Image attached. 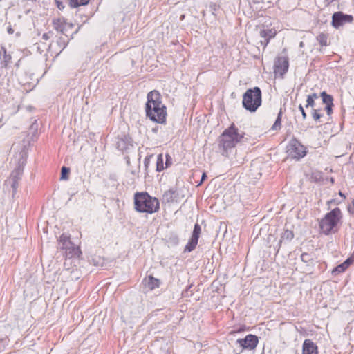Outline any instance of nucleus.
I'll list each match as a JSON object with an SVG mask.
<instances>
[{
	"instance_id": "nucleus-1",
	"label": "nucleus",
	"mask_w": 354,
	"mask_h": 354,
	"mask_svg": "<svg viewBox=\"0 0 354 354\" xmlns=\"http://www.w3.org/2000/svg\"><path fill=\"white\" fill-rule=\"evenodd\" d=\"M146 115L151 120L162 124L166 120V106L162 104L161 95L157 91H152L147 94L145 106Z\"/></svg>"
},
{
	"instance_id": "nucleus-2",
	"label": "nucleus",
	"mask_w": 354,
	"mask_h": 354,
	"mask_svg": "<svg viewBox=\"0 0 354 354\" xmlns=\"http://www.w3.org/2000/svg\"><path fill=\"white\" fill-rule=\"evenodd\" d=\"M134 205L137 212L148 214L157 212L160 207L158 200L156 198L151 197L147 192L135 194Z\"/></svg>"
},
{
	"instance_id": "nucleus-3",
	"label": "nucleus",
	"mask_w": 354,
	"mask_h": 354,
	"mask_svg": "<svg viewBox=\"0 0 354 354\" xmlns=\"http://www.w3.org/2000/svg\"><path fill=\"white\" fill-rule=\"evenodd\" d=\"M244 133L232 124L227 129L225 130L220 137L219 147L222 148V154L227 156V151L235 147L236 144L243 138Z\"/></svg>"
},
{
	"instance_id": "nucleus-4",
	"label": "nucleus",
	"mask_w": 354,
	"mask_h": 354,
	"mask_svg": "<svg viewBox=\"0 0 354 354\" xmlns=\"http://www.w3.org/2000/svg\"><path fill=\"white\" fill-rule=\"evenodd\" d=\"M342 218L341 211L339 208H335L327 213L319 222V227L323 233L329 234L337 232V225Z\"/></svg>"
},
{
	"instance_id": "nucleus-5",
	"label": "nucleus",
	"mask_w": 354,
	"mask_h": 354,
	"mask_svg": "<svg viewBox=\"0 0 354 354\" xmlns=\"http://www.w3.org/2000/svg\"><path fill=\"white\" fill-rule=\"evenodd\" d=\"M261 91L259 87L248 89L243 95V106L250 112H254L261 104Z\"/></svg>"
},
{
	"instance_id": "nucleus-6",
	"label": "nucleus",
	"mask_w": 354,
	"mask_h": 354,
	"mask_svg": "<svg viewBox=\"0 0 354 354\" xmlns=\"http://www.w3.org/2000/svg\"><path fill=\"white\" fill-rule=\"evenodd\" d=\"M288 156L296 160L304 157L306 154V147L301 145L297 139L292 138L290 140L286 147Z\"/></svg>"
},
{
	"instance_id": "nucleus-7",
	"label": "nucleus",
	"mask_w": 354,
	"mask_h": 354,
	"mask_svg": "<svg viewBox=\"0 0 354 354\" xmlns=\"http://www.w3.org/2000/svg\"><path fill=\"white\" fill-rule=\"evenodd\" d=\"M24 164L25 160L22 158L19 165L12 171L10 177L5 181L6 187L10 186L12 187V194H15L17 192L19 180L23 174Z\"/></svg>"
},
{
	"instance_id": "nucleus-8",
	"label": "nucleus",
	"mask_w": 354,
	"mask_h": 354,
	"mask_svg": "<svg viewBox=\"0 0 354 354\" xmlns=\"http://www.w3.org/2000/svg\"><path fill=\"white\" fill-rule=\"evenodd\" d=\"M59 245L62 250H65L67 256L72 257L79 256L81 252L79 248L75 247L70 241V237L67 234H63L59 237Z\"/></svg>"
},
{
	"instance_id": "nucleus-9",
	"label": "nucleus",
	"mask_w": 354,
	"mask_h": 354,
	"mask_svg": "<svg viewBox=\"0 0 354 354\" xmlns=\"http://www.w3.org/2000/svg\"><path fill=\"white\" fill-rule=\"evenodd\" d=\"M258 342L256 335L250 334L246 335L245 338L238 339L236 343L243 349L252 350L257 347Z\"/></svg>"
},
{
	"instance_id": "nucleus-10",
	"label": "nucleus",
	"mask_w": 354,
	"mask_h": 354,
	"mask_svg": "<svg viewBox=\"0 0 354 354\" xmlns=\"http://www.w3.org/2000/svg\"><path fill=\"white\" fill-rule=\"evenodd\" d=\"M353 19L352 15H345L342 12H337L333 15L332 25L335 28L343 26L346 23H351Z\"/></svg>"
},
{
	"instance_id": "nucleus-11",
	"label": "nucleus",
	"mask_w": 354,
	"mask_h": 354,
	"mask_svg": "<svg viewBox=\"0 0 354 354\" xmlns=\"http://www.w3.org/2000/svg\"><path fill=\"white\" fill-rule=\"evenodd\" d=\"M288 59L286 57H279L274 63V73L283 76L288 69Z\"/></svg>"
},
{
	"instance_id": "nucleus-12",
	"label": "nucleus",
	"mask_w": 354,
	"mask_h": 354,
	"mask_svg": "<svg viewBox=\"0 0 354 354\" xmlns=\"http://www.w3.org/2000/svg\"><path fill=\"white\" fill-rule=\"evenodd\" d=\"M201 231V226L197 223L195 224L194 230H193V233H192V236L189 241L185 246V251L191 252L195 249V248L198 243Z\"/></svg>"
},
{
	"instance_id": "nucleus-13",
	"label": "nucleus",
	"mask_w": 354,
	"mask_h": 354,
	"mask_svg": "<svg viewBox=\"0 0 354 354\" xmlns=\"http://www.w3.org/2000/svg\"><path fill=\"white\" fill-rule=\"evenodd\" d=\"M277 32L274 29H261L259 31V35L263 40H261L260 43L263 46V48L268 45L270 39L274 37Z\"/></svg>"
},
{
	"instance_id": "nucleus-14",
	"label": "nucleus",
	"mask_w": 354,
	"mask_h": 354,
	"mask_svg": "<svg viewBox=\"0 0 354 354\" xmlns=\"http://www.w3.org/2000/svg\"><path fill=\"white\" fill-rule=\"evenodd\" d=\"M320 96L322 97L323 103L326 104L325 110L327 114L330 115L333 111V98L332 95L327 94L325 91L322 92Z\"/></svg>"
},
{
	"instance_id": "nucleus-15",
	"label": "nucleus",
	"mask_w": 354,
	"mask_h": 354,
	"mask_svg": "<svg viewBox=\"0 0 354 354\" xmlns=\"http://www.w3.org/2000/svg\"><path fill=\"white\" fill-rule=\"evenodd\" d=\"M317 346L310 339H306L303 343L302 354H317Z\"/></svg>"
},
{
	"instance_id": "nucleus-16",
	"label": "nucleus",
	"mask_w": 354,
	"mask_h": 354,
	"mask_svg": "<svg viewBox=\"0 0 354 354\" xmlns=\"http://www.w3.org/2000/svg\"><path fill=\"white\" fill-rule=\"evenodd\" d=\"M163 197L167 202L177 201L178 198V194L176 190L169 189L165 192Z\"/></svg>"
},
{
	"instance_id": "nucleus-17",
	"label": "nucleus",
	"mask_w": 354,
	"mask_h": 354,
	"mask_svg": "<svg viewBox=\"0 0 354 354\" xmlns=\"http://www.w3.org/2000/svg\"><path fill=\"white\" fill-rule=\"evenodd\" d=\"M166 168L164 165V158L162 154H159L157 158L156 162V170L158 171H161Z\"/></svg>"
},
{
	"instance_id": "nucleus-18",
	"label": "nucleus",
	"mask_w": 354,
	"mask_h": 354,
	"mask_svg": "<svg viewBox=\"0 0 354 354\" xmlns=\"http://www.w3.org/2000/svg\"><path fill=\"white\" fill-rule=\"evenodd\" d=\"M147 283H148L149 288L151 290H153V289H154L156 288H158L159 286L160 281H159L158 279H155V278H153L151 276H149Z\"/></svg>"
},
{
	"instance_id": "nucleus-19",
	"label": "nucleus",
	"mask_w": 354,
	"mask_h": 354,
	"mask_svg": "<svg viewBox=\"0 0 354 354\" xmlns=\"http://www.w3.org/2000/svg\"><path fill=\"white\" fill-rule=\"evenodd\" d=\"M294 234L292 231L286 230H285L281 237V241H290L293 239Z\"/></svg>"
},
{
	"instance_id": "nucleus-20",
	"label": "nucleus",
	"mask_w": 354,
	"mask_h": 354,
	"mask_svg": "<svg viewBox=\"0 0 354 354\" xmlns=\"http://www.w3.org/2000/svg\"><path fill=\"white\" fill-rule=\"evenodd\" d=\"M88 1L89 0H70V6L73 8H76L86 5Z\"/></svg>"
},
{
	"instance_id": "nucleus-21",
	"label": "nucleus",
	"mask_w": 354,
	"mask_h": 354,
	"mask_svg": "<svg viewBox=\"0 0 354 354\" xmlns=\"http://www.w3.org/2000/svg\"><path fill=\"white\" fill-rule=\"evenodd\" d=\"M317 40L319 41V43L321 44L322 46H326L328 45V37L327 35L321 33L317 37Z\"/></svg>"
},
{
	"instance_id": "nucleus-22",
	"label": "nucleus",
	"mask_w": 354,
	"mask_h": 354,
	"mask_svg": "<svg viewBox=\"0 0 354 354\" xmlns=\"http://www.w3.org/2000/svg\"><path fill=\"white\" fill-rule=\"evenodd\" d=\"M281 115H282V112H281V110H280V111L278 113L277 118L276 119L274 124L272 127V130H278V129H281Z\"/></svg>"
},
{
	"instance_id": "nucleus-23",
	"label": "nucleus",
	"mask_w": 354,
	"mask_h": 354,
	"mask_svg": "<svg viewBox=\"0 0 354 354\" xmlns=\"http://www.w3.org/2000/svg\"><path fill=\"white\" fill-rule=\"evenodd\" d=\"M70 172V169L66 167H62L61 171V179L62 180H67L68 178V174Z\"/></svg>"
},
{
	"instance_id": "nucleus-24",
	"label": "nucleus",
	"mask_w": 354,
	"mask_h": 354,
	"mask_svg": "<svg viewBox=\"0 0 354 354\" xmlns=\"http://www.w3.org/2000/svg\"><path fill=\"white\" fill-rule=\"evenodd\" d=\"M53 24L57 30L62 32V22L60 19H54Z\"/></svg>"
},
{
	"instance_id": "nucleus-25",
	"label": "nucleus",
	"mask_w": 354,
	"mask_h": 354,
	"mask_svg": "<svg viewBox=\"0 0 354 354\" xmlns=\"http://www.w3.org/2000/svg\"><path fill=\"white\" fill-rule=\"evenodd\" d=\"M347 268H346V264L344 265L343 263L337 266L335 269L333 270V273H341L344 272Z\"/></svg>"
},
{
	"instance_id": "nucleus-26",
	"label": "nucleus",
	"mask_w": 354,
	"mask_h": 354,
	"mask_svg": "<svg viewBox=\"0 0 354 354\" xmlns=\"http://www.w3.org/2000/svg\"><path fill=\"white\" fill-rule=\"evenodd\" d=\"M315 106V100L312 99L311 97H307L306 107H313Z\"/></svg>"
},
{
	"instance_id": "nucleus-27",
	"label": "nucleus",
	"mask_w": 354,
	"mask_h": 354,
	"mask_svg": "<svg viewBox=\"0 0 354 354\" xmlns=\"http://www.w3.org/2000/svg\"><path fill=\"white\" fill-rule=\"evenodd\" d=\"M312 115H313V118L315 120H318L319 119H320L321 118V115L318 113V110L317 109H313V113H312Z\"/></svg>"
},
{
	"instance_id": "nucleus-28",
	"label": "nucleus",
	"mask_w": 354,
	"mask_h": 354,
	"mask_svg": "<svg viewBox=\"0 0 354 354\" xmlns=\"http://www.w3.org/2000/svg\"><path fill=\"white\" fill-rule=\"evenodd\" d=\"M165 158V167L167 168L171 165L172 158L169 154H166Z\"/></svg>"
},
{
	"instance_id": "nucleus-29",
	"label": "nucleus",
	"mask_w": 354,
	"mask_h": 354,
	"mask_svg": "<svg viewBox=\"0 0 354 354\" xmlns=\"http://www.w3.org/2000/svg\"><path fill=\"white\" fill-rule=\"evenodd\" d=\"M11 59L10 55L5 54L3 57L4 67H7L8 63Z\"/></svg>"
},
{
	"instance_id": "nucleus-30",
	"label": "nucleus",
	"mask_w": 354,
	"mask_h": 354,
	"mask_svg": "<svg viewBox=\"0 0 354 354\" xmlns=\"http://www.w3.org/2000/svg\"><path fill=\"white\" fill-rule=\"evenodd\" d=\"M301 259L303 261L308 262L309 261L310 256L307 253H304L301 255Z\"/></svg>"
},
{
	"instance_id": "nucleus-31",
	"label": "nucleus",
	"mask_w": 354,
	"mask_h": 354,
	"mask_svg": "<svg viewBox=\"0 0 354 354\" xmlns=\"http://www.w3.org/2000/svg\"><path fill=\"white\" fill-rule=\"evenodd\" d=\"M299 110H300V111L301 113L303 119L305 120L306 118V112H305L302 105L300 104L299 106Z\"/></svg>"
},
{
	"instance_id": "nucleus-32",
	"label": "nucleus",
	"mask_w": 354,
	"mask_h": 354,
	"mask_svg": "<svg viewBox=\"0 0 354 354\" xmlns=\"http://www.w3.org/2000/svg\"><path fill=\"white\" fill-rule=\"evenodd\" d=\"M123 145H124V141L123 140H121L118 142V148L122 151L124 150V147L123 146Z\"/></svg>"
},
{
	"instance_id": "nucleus-33",
	"label": "nucleus",
	"mask_w": 354,
	"mask_h": 354,
	"mask_svg": "<svg viewBox=\"0 0 354 354\" xmlns=\"http://www.w3.org/2000/svg\"><path fill=\"white\" fill-rule=\"evenodd\" d=\"M352 263V259H347L344 263L343 264L345 265L346 264V268H348V267L349 266V265H351V263Z\"/></svg>"
},
{
	"instance_id": "nucleus-34",
	"label": "nucleus",
	"mask_w": 354,
	"mask_h": 354,
	"mask_svg": "<svg viewBox=\"0 0 354 354\" xmlns=\"http://www.w3.org/2000/svg\"><path fill=\"white\" fill-rule=\"evenodd\" d=\"M56 3H57V8L59 10H63L64 8V6L63 5V3L62 2L57 1Z\"/></svg>"
},
{
	"instance_id": "nucleus-35",
	"label": "nucleus",
	"mask_w": 354,
	"mask_h": 354,
	"mask_svg": "<svg viewBox=\"0 0 354 354\" xmlns=\"http://www.w3.org/2000/svg\"><path fill=\"white\" fill-rule=\"evenodd\" d=\"M207 178V175L205 173H203L202 176H201V180L200 181V183L198 184V186L201 185L203 181L205 180V178Z\"/></svg>"
},
{
	"instance_id": "nucleus-36",
	"label": "nucleus",
	"mask_w": 354,
	"mask_h": 354,
	"mask_svg": "<svg viewBox=\"0 0 354 354\" xmlns=\"http://www.w3.org/2000/svg\"><path fill=\"white\" fill-rule=\"evenodd\" d=\"M7 32L9 33V34H13L14 32V30L12 29V28L11 27V26H9L8 28H7Z\"/></svg>"
},
{
	"instance_id": "nucleus-37",
	"label": "nucleus",
	"mask_w": 354,
	"mask_h": 354,
	"mask_svg": "<svg viewBox=\"0 0 354 354\" xmlns=\"http://www.w3.org/2000/svg\"><path fill=\"white\" fill-rule=\"evenodd\" d=\"M308 97H311L312 99L315 100L319 97L317 93H313L312 95H308Z\"/></svg>"
},
{
	"instance_id": "nucleus-38",
	"label": "nucleus",
	"mask_w": 354,
	"mask_h": 354,
	"mask_svg": "<svg viewBox=\"0 0 354 354\" xmlns=\"http://www.w3.org/2000/svg\"><path fill=\"white\" fill-rule=\"evenodd\" d=\"M42 38H43L44 39L47 40V39H48V34L44 33V34L42 35Z\"/></svg>"
},
{
	"instance_id": "nucleus-39",
	"label": "nucleus",
	"mask_w": 354,
	"mask_h": 354,
	"mask_svg": "<svg viewBox=\"0 0 354 354\" xmlns=\"http://www.w3.org/2000/svg\"><path fill=\"white\" fill-rule=\"evenodd\" d=\"M334 0H326V2L327 5L330 4L331 2H333Z\"/></svg>"
},
{
	"instance_id": "nucleus-40",
	"label": "nucleus",
	"mask_w": 354,
	"mask_h": 354,
	"mask_svg": "<svg viewBox=\"0 0 354 354\" xmlns=\"http://www.w3.org/2000/svg\"><path fill=\"white\" fill-rule=\"evenodd\" d=\"M145 166H146V167H147V165H148V160H147V158L145 160Z\"/></svg>"
},
{
	"instance_id": "nucleus-41",
	"label": "nucleus",
	"mask_w": 354,
	"mask_h": 354,
	"mask_svg": "<svg viewBox=\"0 0 354 354\" xmlns=\"http://www.w3.org/2000/svg\"><path fill=\"white\" fill-rule=\"evenodd\" d=\"M303 45H304L303 42H302V41H301V42H300V44H299L300 47H302V46H303Z\"/></svg>"
},
{
	"instance_id": "nucleus-42",
	"label": "nucleus",
	"mask_w": 354,
	"mask_h": 354,
	"mask_svg": "<svg viewBox=\"0 0 354 354\" xmlns=\"http://www.w3.org/2000/svg\"><path fill=\"white\" fill-rule=\"evenodd\" d=\"M261 173H258L257 175L255 176V178H257V176H261Z\"/></svg>"
},
{
	"instance_id": "nucleus-43",
	"label": "nucleus",
	"mask_w": 354,
	"mask_h": 354,
	"mask_svg": "<svg viewBox=\"0 0 354 354\" xmlns=\"http://www.w3.org/2000/svg\"><path fill=\"white\" fill-rule=\"evenodd\" d=\"M339 195L342 196H344V194L341 192H339Z\"/></svg>"
}]
</instances>
